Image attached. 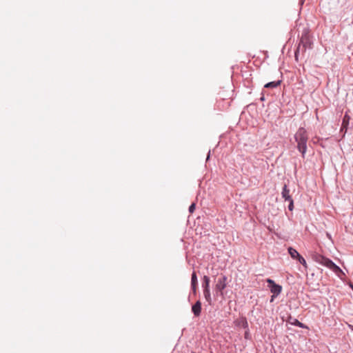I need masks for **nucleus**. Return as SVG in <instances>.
<instances>
[{"mask_svg":"<svg viewBox=\"0 0 353 353\" xmlns=\"http://www.w3.org/2000/svg\"><path fill=\"white\" fill-rule=\"evenodd\" d=\"M192 312H193L195 316H199L201 314V303L200 301H197L192 306Z\"/></svg>","mask_w":353,"mask_h":353,"instance_id":"6","label":"nucleus"},{"mask_svg":"<svg viewBox=\"0 0 353 353\" xmlns=\"http://www.w3.org/2000/svg\"><path fill=\"white\" fill-rule=\"evenodd\" d=\"M294 139L297 143V150L301 153L303 158H305L307 151V143L308 136L306 130L304 128H299L294 134Z\"/></svg>","mask_w":353,"mask_h":353,"instance_id":"1","label":"nucleus"},{"mask_svg":"<svg viewBox=\"0 0 353 353\" xmlns=\"http://www.w3.org/2000/svg\"><path fill=\"white\" fill-rule=\"evenodd\" d=\"M296 259L303 265L306 266V261H305V259L302 256L300 255V256H299Z\"/></svg>","mask_w":353,"mask_h":353,"instance_id":"15","label":"nucleus"},{"mask_svg":"<svg viewBox=\"0 0 353 353\" xmlns=\"http://www.w3.org/2000/svg\"><path fill=\"white\" fill-rule=\"evenodd\" d=\"M281 84V81H271L265 85V88H276Z\"/></svg>","mask_w":353,"mask_h":353,"instance_id":"12","label":"nucleus"},{"mask_svg":"<svg viewBox=\"0 0 353 353\" xmlns=\"http://www.w3.org/2000/svg\"><path fill=\"white\" fill-rule=\"evenodd\" d=\"M202 288L203 289H210V278L208 276L203 277Z\"/></svg>","mask_w":353,"mask_h":353,"instance_id":"11","label":"nucleus"},{"mask_svg":"<svg viewBox=\"0 0 353 353\" xmlns=\"http://www.w3.org/2000/svg\"><path fill=\"white\" fill-rule=\"evenodd\" d=\"M191 289L193 294L196 293L197 285H191Z\"/></svg>","mask_w":353,"mask_h":353,"instance_id":"19","label":"nucleus"},{"mask_svg":"<svg viewBox=\"0 0 353 353\" xmlns=\"http://www.w3.org/2000/svg\"><path fill=\"white\" fill-rule=\"evenodd\" d=\"M292 325H296L299 327H301V328H304L305 327V326L304 325L303 323H302L301 322H300L299 321H298L297 319H294V321L291 323Z\"/></svg>","mask_w":353,"mask_h":353,"instance_id":"14","label":"nucleus"},{"mask_svg":"<svg viewBox=\"0 0 353 353\" xmlns=\"http://www.w3.org/2000/svg\"><path fill=\"white\" fill-rule=\"evenodd\" d=\"M350 286H351V288H352V291H353V285H351Z\"/></svg>","mask_w":353,"mask_h":353,"instance_id":"23","label":"nucleus"},{"mask_svg":"<svg viewBox=\"0 0 353 353\" xmlns=\"http://www.w3.org/2000/svg\"><path fill=\"white\" fill-rule=\"evenodd\" d=\"M195 207H196L195 203H192L190 205V207H189V209H188L189 212H190V213H193V212H194V210H195Z\"/></svg>","mask_w":353,"mask_h":353,"instance_id":"17","label":"nucleus"},{"mask_svg":"<svg viewBox=\"0 0 353 353\" xmlns=\"http://www.w3.org/2000/svg\"><path fill=\"white\" fill-rule=\"evenodd\" d=\"M210 155V151L208 152V157H207V159H206L207 161L209 159Z\"/></svg>","mask_w":353,"mask_h":353,"instance_id":"21","label":"nucleus"},{"mask_svg":"<svg viewBox=\"0 0 353 353\" xmlns=\"http://www.w3.org/2000/svg\"><path fill=\"white\" fill-rule=\"evenodd\" d=\"M288 201H289L288 210L290 211H292L293 209H294V201H293V199H290Z\"/></svg>","mask_w":353,"mask_h":353,"instance_id":"16","label":"nucleus"},{"mask_svg":"<svg viewBox=\"0 0 353 353\" xmlns=\"http://www.w3.org/2000/svg\"><path fill=\"white\" fill-rule=\"evenodd\" d=\"M203 295H204V297H205L206 301L209 304H211L212 298H211V294H210V289H203Z\"/></svg>","mask_w":353,"mask_h":353,"instance_id":"10","label":"nucleus"},{"mask_svg":"<svg viewBox=\"0 0 353 353\" xmlns=\"http://www.w3.org/2000/svg\"><path fill=\"white\" fill-rule=\"evenodd\" d=\"M314 260L323 265V266H325L327 267V268H329L330 270H331L333 272H334L339 277H341V274H344L343 272L342 271V270L336 265L335 264L332 260H330V259L321 255V254H316L314 256Z\"/></svg>","mask_w":353,"mask_h":353,"instance_id":"2","label":"nucleus"},{"mask_svg":"<svg viewBox=\"0 0 353 353\" xmlns=\"http://www.w3.org/2000/svg\"><path fill=\"white\" fill-rule=\"evenodd\" d=\"M281 195H282V197L285 201H289L290 199H292L291 196H290V190L288 188V186L285 184L283 187V190H282V192H281Z\"/></svg>","mask_w":353,"mask_h":353,"instance_id":"7","label":"nucleus"},{"mask_svg":"<svg viewBox=\"0 0 353 353\" xmlns=\"http://www.w3.org/2000/svg\"><path fill=\"white\" fill-rule=\"evenodd\" d=\"M326 235L329 238V239H330V240L332 239V236H331V235L329 233H327Z\"/></svg>","mask_w":353,"mask_h":353,"instance_id":"20","label":"nucleus"},{"mask_svg":"<svg viewBox=\"0 0 353 353\" xmlns=\"http://www.w3.org/2000/svg\"><path fill=\"white\" fill-rule=\"evenodd\" d=\"M288 253L294 259H296L299 256H300L299 253L294 248L291 247L288 248Z\"/></svg>","mask_w":353,"mask_h":353,"instance_id":"9","label":"nucleus"},{"mask_svg":"<svg viewBox=\"0 0 353 353\" xmlns=\"http://www.w3.org/2000/svg\"><path fill=\"white\" fill-rule=\"evenodd\" d=\"M244 338L246 339H250V331H249L248 328V330H245V334H244Z\"/></svg>","mask_w":353,"mask_h":353,"instance_id":"18","label":"nucleus"},{"mask_svg":"<svg viewBox=\"0 0 353 353\" xmlns=\"http://www.w3.org/2000/svg\"><path fill=\"white\" fill-rule=\"evenodd\" d=\"M191 285H198L197 276L195 272H193L192 274Z\"/></svg>","mask_w":353,"mask_h":353,"instance_id":"13","label":"nucleus"},{"mask_svg":"<svg viewBox=\"0 0 353 353\" xmlns=\"http://www.w3.org/2000/svg\"><path fill=\"white\" fill-rule=\"evenodd\" d=\"M312 42L307 34H303L300 39L299 46L295 51V59L298 60V56L300 52H305L307 48H310Z\"/></svg>","mask_w":353,"mask_h":353,"instance_id":"3","label":"nucleus"},{"mask_svg":"<svg viewBox=\"0 0 353 353\" xmlns=\"http://www.w3.org/2000/svg\"><path fill=\"white\" fill-rule=\"evenodd\" d=\"M274 298H275V297H273V295H272V297H271V300H270V301H271V302H272V301H274Z\"/></svg>","mask_w":353,"mask_h":353,"instance_id":"22","label":"nucleus"},{"mask_svg":"<svg viewBox=\"0 0 353 353\" xmlns=\"http://www.w3.org/2000/svg\"><path fill=\"white\" fill-rule=\"evenodd\" d=\"M266 282L268 283V288L270 292L273 294V297L278 296L282 291V286L276 284L271 279H267Z\"/></svg>","mask_w":353,"mask_h":353,"instance_id":"4","label":"nucleus"},{"mask_svg":"<svg viewBox=\"0 0 353 353\" xmlns=\"http://www.w3.org/2000/svg\"><path fill=\"white\" fill-rule=\"evenodd\" d=\"M237 326H241L243 328L248 330V323L245 317H242L235 321Z\"/></svg>","mask_w":353,"mask_h":353,"instance_id":"8","label":"nucleus"},{"mask_svg":"<svg viewBox=\"0 0 353 353\" xmlns=\"http://www.w3.org/2000/svg\"><path fill=\"white\" fill-rule=\"evenodd\" d=\"M227 277L225 275L221 276L217 280V283L215 286V289L217 292H220V294H223V290L227 286Z\"/></svg>","mask_w":353,"mask_h":353,"instance_id":"5","label":"nucleus"}]
</instances>
